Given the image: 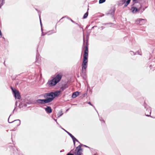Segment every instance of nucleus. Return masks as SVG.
<instances>
[{"mask_svg":"<svg viewBox=\"0 0 155 155\" xmlns=\"http://www.w3.org/2000/svg\"><path fill=\"white\" fill-rule=\"evenodd\" d=\"M88 37H87L86 42L84 38H83V46H84V52L83 54V61L81 64V76L84 80L86 78V69L87 67L88 58Z\"/></svg>","mask_w":155,"mask_h":155,"instance_id":"obj_1","label":"nucleus"},{"mask_svg":"<svg viewBox=\"0 0 155 155\" xmlns=\"http://www.w3.org/2000/svg\"><path fill=\"white\" fill-rule=\"evenodd\" d=\"M60 92L59 91H57L54 92H50L42 94V96L45 99H39L36 100V103L44 104L51 102L56 97H58Z\"/></svg>","mask_w":155,"mask_h":155,"instance_id":"obj_2","label":"nucleus"},{"mask_svg":"<svg viewBox=\"0 0 155 155\" xmlns=\"http://www.w3.org/2000/svg\"><path fill=\"white\" fill-rule=\"evenodd\" d=\"M62 77V75L59 74L55 77L53 78L52 79L49 80L47 83V84L49 87L54 86L61 81Z\"/></svg>","mask_w":155,"mask_h":155,"instance_id":"obj_3","label":"nucleus"},{"mask_svg":"<svg viewBox=\"0 0 155 155\" xmlns=\"http://www.w3.org/2000/svg\"><path fill=\"white\" fill-rule=\"evenodd\" d=\"M83 146L86 147H87L90 149L91 152L95 151V150L93 148H91L89 147L82 144H80L75 149V153L76 154V155H82V149L81 148V147Z\"/></svg>","mask_w":155,"mask_h":155,"instance_id":"obj_4","label":"nucleus"},{"mask_svg":"<svg viewBox=\"0 0 155 155\" xmlns=\"http://www.w3.org/2000/svg\"><path fill=\"white\" fill-rule=\"evenodd\" d=\"M11 88L15 98L20 99L21 98V96L19 91L16 89L12 87H11Z\"/></svg>","mask_w":155,"mask_h":155,"instance_id":"obj_5","label":"nucleus"},{"mask_svg":"<svg viewBox=\"0 0 155 155\" xmlns=\"http://www.w3.org/2000/svg\"><path fill=\"white\" fill-rule=\"evenodd\" d=\"M131 0H121L118 2L117 5L119 6H121L124 4V7H126L130 3Z\"/></svg>","mask_w":155,"mask_h":155,"instance_id":"obj_6","label":"nucleus"},{"mask_svg":"<svg viewBox=\"0 0 155 155\" xmlns=\"http://www.w3.org/2000/svg\"><path fill=\"white\" fill-rule=\"evenodd\" d=\"M115 8H111L109 10L108 13L106 14L107 15H111V17L112 18L114 19V14L115 11Z\"/></svg>","mask_w":155,"mask_h":155,"instance_id":"obj_7","label":"nucleus"},{"mask_svg":"<svg viewBox=\"0 0 155 155\" xmlns=\"http://www.w3.org/2000/svg\"><path fill=\"white\" fill-rule=\"evenodd\" d=\"M38 47L37 48V53L36 54V61L35 63L37 65L39 64H41V58L39 57V55L38 54Z\"/></svg>","mask_w":155,"mask_h":155,"instance_id":"obj_8","label":"nucleus"},{"mask_svg":"<svg viewBox=\"0 0 155 155\" xmlns=\"http://www.w3.org/2000/svg\"><path fill=\"white\" fill-rule=\"evenodd\" d=\"M143 106H144L145 108L146 109V111H148L149 112L150 114L151 112L150 107L148 105L146 104L145 103V102H144V103ZM145 115L147 116L151 117L150 115H149L148 114H145Z\"/></svg>","mask_w":155,"mask_h":155,"instance_id":"obj_9","label":"nucleus"},{"mask_svg":"<svg viewBox=\"0 0 155 155\" xmlns=\"http://www.w3.org/2000/svg\"><path fill=\"white\" fill-rule=\"evenodd\" d=\"M146 21V20L145 19L139 18L136 21V23L140 25H143L145 23Z\"/></svg>","mask_w":155,"mask_h":155,"instance_id":"obj_10","label":"nucleus"},{"mask_svg":"<svg viewBox=\"0 0 155 155\" xmlns=\"http://www.w3.org/2000/svg\"><path fill=\"white\" fill-rule=\"evenodd\" d=\"M8 121L9 123H14V124H15L16 126L17 127L19 126L21 124L20 120L19 119L14 120L10 122L9 121V118H8Z\"/></svg>","mask_w":155,"mask_h":155,"instance_id":"obj_11","label":"nucleus"},{"mask_svg":"<svg viewBox=\"0 0 155 155\" xmlns=\"http://www.w3.org/2000/svg\"><path fill=\"white\" fill-rule=\"evenodd\" d=\"M140 8L141 7H140L139 8H137L136 7H132L131 9V12L133 13H136L137 12H139L140 10Z\"/></svg>","mask_w":155,"mask_h":155,"instance_id":"obj_12","label":"nucleus"},{"mask_svg":"<svg viewBox=\"0 0 155 155\" xmlns=\"http://www.w3.org/2000/svg\"><path fill=\"white\" fill-rule=\"evenodd\" d=\"M1 38H2V41H4V44H5V47L8 46V43H9L8 41V40H7V39H5L2 36V32L1 31Z\"/></svg>","mask_w":155,"mask_h":155,"instance_id":"obj_13","label":"nucleus"},{"mask_svg":"<svg viewBox=\"0 0 155 155\" xmlns=\"http://www.w3.org/2000/svg\"><path fill=\"white\" fill-rule=\"evenodd\" d=\"M45 110L46 112L48 114H50L52 112V109L50 106H47L45 108Z\"/></svg>","mask_w":155,"mask_h":155,"instance_id":"obj_14","label":"nucleus"},{"mask_svg":"<svg viewBox=\"0 0 155 155\" xmlns=\"http://www.w3.org/2000/svg\"><path fill=\"white\" fill-rule=\"evenodd\" d=\"M80 94V92L78 91H76L73 93L72 95V97L73 98H75L78 96Z\"/></svg>","mask_w":155,"mask_h":155,"instance_id":"obj_15","label":"nucleus"},{"mask_svg":"<svg viewBox=\"0 0 155 155\" xmlns=\"http://www.w3.org/2000/svg\"><path fill=\"white\" fill-rule=\"evenodd\" d=\"M70 137L72 138L73 140L74 146H75V141L78 142L79 143H80L78 140L77 139H76L72 135Z\"/></svg>","mask_w":155,"mask_h":155,"instance_id":"obj_16","label":"nucleus"},{"mask_svg":"<svg viewBox=\"0 0 155 155\" xmlns=\"http://www.w3.org/2000/svg\"><path fill=\"white\" fill-rule=\"evenodd\" d=\"M68 87V86L67 84H62L61 87V89L62 91H63L64 89Z\"/></svg>","mask_w":155,"mask_h":155,"instance_id":"obj_17","label":"nucleus"},{"mask_svg":"<svg viewBox=\"0 0 155 155\" xmlns=\"http://www.w3.org/2000/svg\"><path fill=\"white\" fill-rule=\"evenodd\" d=\"M27 106V104L26 103H23L21 102L19 105L18 107L20 108L23 107H26Z\"/></svg>","mask_w":155,"mask_h":155,"instance_id":"obj_18","label":"nucleus"},{"mask_svg":"<svg viewBox=\"0 0 155 155\" xmlns=\"http://www.w3.org/2000/svg\"><path fill=\"white\" fill-rule=\"evenodd\" d=\"M88 9H89L88 8L87 12L85 13L84 14V15L83 17V19H85L87 17L88 15Z\"/></svg>","mask_w":155,"mask_h":155,"instance_id":"obj_19","label":"nucleus"},{"mask_svg":"<svg viewBox=\"0 0 155 155\" xmlns=\"http://www.w3.org/2000/svg\"><path fill=\"white\" fill-rule=\"evenodd\" d=\"M61 127V129H63V130H64L65 132H66L70 136V137H71L72 135V134H71L69 132H68V131H67V130H65L63 128H62Z\"/></svg>","mask_w":155,"mask_h":155,"instance_id":"obj_20","label":"nucleus"},{"mask_svg":"<svg viewBox=\"0 0 155 155\" xmlns=\"http://www.w3.org/2000/svg\"><path fill=\"white\" fill-rule=\"evenodd\" d=\"M63 114V113L62 112V111H60L58 112V117H59L60 116H61Z\"/></svg>","mask_w":155,"mask_h":155,"instance_id":"obj_21","label":"nucleus"},{"mask_svg":"<svg viewBox=\"0 0 155 155\" xmlns=\"http://www.w3.org/2000/svg\"><path fill=\"white\" fill-rule=\"evenodd\" d=\"M87 104H89L91 106H92L94 108V109L96 111V112H97V113L98 114V112H97V110H96V109L95 108V107H94V105L92 104L91 102H89L87 103Z\"/></svg>","mask_w":155,"mask_h":155,"instance_id":"obj_22","label":"nucleus"},{"mask_svg":"<svg viewBox=\"0 0 155 155\" xmlns=\"http://www.w3.org/2000/svg\"><path fill=\"white\" fill-rule=\"evenodd\" d=\"M106 0H99V4H102V3H103L104 2H105Z\"/></svg>","mask_w":155,"mask_h":155,"instance_id":"obj_23","label":"nucleus"},{"mask_svg":"<svg viewBox=\"0 0 155 155\" xmlns=\"http://www.w3.org/2000/svg\"><path fill=\"white\" fill-rule=\"evenodd\" d=\"M5 3V0H2V2L1 3V7Z\"/></svg>","mask_w":155,"mask_h":155,"instance_id":"obj_24","label":"nucleus"},{"mask_svg":"<svg viewBox=\"0 0 155 155\" xmlns=\"http://www.w3.org/2000/svg\"><path fill=\"white\" fill-rule=\"evenodd\" d=\"M130 54L131 55H134L136 54L134 52H133V51H130Z\"/></svg>","mask_w":155,"mask_h":155,"instance_id":"obj_25","label":"nucleus"},{"mask_svg":"<svg viewBox=\"0 0 155 155\" xmlns=\"http://www.w3.org/2000/svg\"><path fill=\"white\" fill-rule=\"evenodd\" d=\"M72 150H71L70 151V152L68 153L66 155H74V154H73V153H71V152H72Z\"/></svg>","mask_w":155,"mask_h":155,"instance_id":"obj_26","label":"nucleus"},{"mask_svg":"<svg viewBox=\"0 0 155 155\" xmlns=\"http://www.w3.org/2000/svg\"><path fill=\"white\" fill-rule=\"evenodd\" d=\"M99 119H100V120L101 121H103L104 123H105V121H104V120L103 119V118L102 117L99 118Z\"/></svg>","mask_w":155,"mask_h":155,"instance_id":"obj_27","label":"nucleus"},{"mask_svg":"<svg viewBox=\"0 0 155 155\" xmlns=\"http://www.w3.org/2000/svg\"><path fill=\"white\" fill-rule=\"evenodd\" d=\"M133 2H134V4H135V3H137L138 1V0H132Z\"/></svg>","mask_w":155,"mask_h":155,"instance_id":"obj_28","label":"nucleus"},{"mask_svg":"<svg viewBox=\"0 0 155 155\" xmlns=\"http://www.w3.org/2000/svg\"><path fill=\"white\" fill-rule=\"evenodd\" d=\"M145 8H143V9L142 10H140L139 12L140 13H141L145 10Z\"/></svg>","mask_w":155,"mask_h":155,"instance_id":"obj_29","label":"nucleus"},{"mask_svg":"<svg viewBox=\"0 0 155 155\" xmlns=\"http://www.w3.org/2000/svg\"><path fill=\"white\" fill-rule=\"evenodd\" d=\"M15 109L14 108V110H13V111L12 112L11 114L9 116V117L8 118H10L11 116V115H12V114H13V113H14V111L15 110Z\"/></svg>","mask_w":155,"mask_h":155,"instance_id":"obj_30","label":"nucleus"},{"mask_svg":"<svg viewBox=\"0 0 155 155\" xmlns=\"http://www.w3.org/2000/svg\"><path fill=\"white\" fill-rule=\"evenodd\" d=\"M17 101H16L15 102V109L17 107Z\"/></svg>","mask_w":155,"mask_h":155,"instance_id":"obj_31","label":"nucleus"},{"mask_svg":"<svg viewBox=\"0 0 155 155\" xmlns=\"http://www.w3.org/2000/svg\"><path fill=\"white\" fill-rule=\"evenodd\" d=\"M46 34V33H44L43 32H42V33H41V35L42 36H44V35H45Z\"/></svg>","mask_w":155,"mask_h":155,"instance_id":"obj_32","label":"nucleus"},{"mask_svg":"<svg viewBox=\"0 0 155 155\" xmlns=\"http://www.w3.org/2000/svg\"><path fill=\"white\" fill-rule=\"evenodd\" d=\"M39 17L40 22L41 23V17H40V14H39Z\"/></svg>","mask_w":155,"mask_h":155,"instance_id":"obj_33","label":"nucleus"},{"mask_svg":"<svg viewBox=\"0 0 155 155\" xmlns=\"http://www.w3.org/2000/svg\"><path fill=\"white\" fill-rule=\"evenodd\" d=\"M71 21L73 22V23H75V22L74 21H73V20H72L71 19Z\"/></svg>","mask_w":155,"mask_h":155,"instance_id":"obj_34","label":"nucleus"},{"mask_svg":"<svg viewBox=\"0 0 155 155\" xmlns=\"http://www.w3.org/2000/svg\"><path fill=\"white\" fill-rule=\"evenodd\" d=\"M136 53H137V54H139V55H141V54H140L139 53V51H137V52H136Z\"/></svg>","mask_w":155,"mask_h":155,"instance_id":"obj_35","label":"nucleus"},{"mask_svg":"<svg viewBox=\"0 0 155 155\" xmlns=\"http://www.w3.org/2000/svg\"><path fill=\"white\" fill-rule=\"evenodd\" d=\"M79 27L81 28H82L83 29L82 27L81 26V25L80 24V25L79 26Z\"/></svg>","mask_w":155,"mask_h":155,"instance_id":"obj_36","label":"nucleus"},{"mask_svg":"<svg viewBox=\"0 0 155 155\" xmlns=\"http://www.w3.org/2000/svg\"><path fill=\"white\" fill-rule=\"evenodd\" d=\"M97 27V26H93V27H92V28H91V29H93L94 28V27Z\"/></svg>","mask_w":155,"mask_h":155,"instance_id":"obj_37","label":"nucleus"},{"mask_svg":"<svg viewBox=\"0 0 155 155\" xmlns=\"http://www.w3.org/2000/svg\"><path fill=\"white\" fill-rule=\"evenodd\" d=\"M64 150H61L60 151V152H64Z\"/></svg>","mask_w":155,"mask_h":155,"instance_id":"obj_38","label":"nucleus"},{"mask_svg":"<svg viewBox=\"0 0 155 155\" xmlns=\"http://www.w3.org/2000/svg\"><path fill=\"white\" fill-rule=\"evenodd\" d=\"M35 10L38 12V13H39V11L37 9H35Z\"/></svg>","mask_w":155,"mask_h":155,"instance_id":"obj_39","label":"nucleus"},{"mask_svg":"<svg viewBox=\"0 0 155 155\" xmlns=\"http://www.w3.org/2000/svg\"><path fill=\"white\" fill-rule=\"evenodd\" d=\"M113 24L112 23H108L107 24Z\"/></svg>","mask_w":155,"mask_h":155,"instance_id":"obj_40","label":"nucleus"},{"mask_svg":"<svg viewBox=\"0 0 155 155\" xmlns=\"http://www.w3.org/2000/svg\"><path fill=\"white\" fill-rule=\"evenodd\" d=\"M40 25H41V27L42 26V24L41 22V23H40Z\"/></svg>","mask_w":155,"mask_h":155,"instance_id":"obj_41","label":"nucleus"},{"mask_svg":"<svg viewBox=\"0 0 155 155\" xmlns=\"http://www.w3.org/2000/svg\"><path fill=\"white\" fill-rule=\"evenodd\" d=\"M54 120L55 121H56V122H57V119H54Z\"/></svg>","mask_w":155,"mask_h":155,"instance_id":"obj_42","label":"nucleus"},{"mask_svg":"<svg viewBox=\"0 0 155 155\" xmlns=\"http://www.w3.org/2000/svg\"><path fill=\"white\" fill-rule=\"evenodd\" d=\"M75 24H76V25H78V26L80 25V24H78V23H75Z\"/></svg>","mask_w":155,"mask_h":155,"instance_id":"obj_43","label":"nucleus"},{"mask_svg":"<svg viewBox=\"0 0 155 155\" xmlns=\"http://www.w3.org/2000/svg\"><path fill=\"white\" fill-rule=\"evenodd\" d=\"M41 31L42 32H43V29H42V27H41Z\"/></svg>","mask_w":155,"mask_h":155,"instance_id":"obj_44","label":"nucleus"},{"mask_svg":"<svg viewBox=\"0 0 155 155\" xmlns=\"http://www.w3.org/2000/svg\"><path fill=\"white\" fill-rule=\"evenodd\" d=\"M67 17V16L63 17L61 18V19H62L63 18H64V17Z\"/></svg>","mask_w":155,"mask_h":155,"instance_id":"obj_45","label":"nucleus"},{"mask_svg":"<svg viewBox=\"0 0 155 155\" xmlns=\"http://www.w3.org/2000/svg\"><path fill=\"white\" fill-rule=\"evenodd\" d=\"M67 17V18H68V19H69V18H69V17Z\"/></svg>","mask_w":155,"mask_h":155,"instance_id":"obj_46","label":"nucleus"},{"mask_svg":"<svg viewBox=\"0 0 155 155\" xmlns=\"http://www.w3.org/2000/svg\"><path fill=\"white\" fill-rule=\"evenodd\" d=\"M56 123L57 124H58V125H59V124H58V122L57 121V122H56Z\"/></svg>","mask_w":155,"mask_h":155,"instance_id":"obj_47","label":"nucleus"},{"mask_svg":"<svg viewBox=\"0 0 155 155\" xmlns=\"http://www.w3.org/2000/svg\"><path fill=\"white\" fill-rule=\"evenodd\" d=\"M97 154V153H96L95 154H94L93 155H96Z\"/></svg>","mask_w":155,"mask_h":155,"instance_id":"obj_48","label":"nucleus"},{"mask_svg":"<svg viewBox=\"0 0 155 155\" xmlns=\"http://www.w3.org/2000/svg\"><path fill=\"white\" fill-rule=\"evenodd\" d=\"M56 26H57V25H55V28H56Z\"/></svg>","mask_w":155,"mask_h":155,"instance_id":"obj_49","label":"nucleus"},{"mask_svg":"<svg viewBox=\"0 0 155 155\" xmlns=\"http://www.w3.org/2000/svg\"><path fill=\"white\" fill-rule=\"evenodd\" d=\"M68 110H69V109H68L67 110V111H68Z\"/></svg>","mask_w":155,"mask_h":155,"instance_id":"obj_50","label":"nucleus"},{"mask_svg":"<svg viewBox=\"0 0 155 155\" xmlns=\"http://www.w3.org/2000/svg\"><path fill=\"white\" fill-rule=\"evenodd\" d=\"M71 18H69V19L71 20Z\"/></svg>","mask_w":155,"mask_h":155,"instance_id":"obj_51","label":"nucleus"},{"mask_svg":"<svg viewBox=\"0 0 155 155\" xmlns=\"http://www.w3.org/2000/svg\"><path fill=\"white\" fill-rule=\"evenodd\" d=\"M9 121H10V122L12 121H11V120H9Z\"/></svg>","mask_w":155,"mask_h":155,"instance_id":"obj_52","label":"nucleus"},{"mask_svg":"<svg viewBox=\"0 0 155 155\" xmlns=\"http://www.w3.org/2000/svg\"><path fill=\"white\" fill-rule=\"evenodd\" d=\"M7 131L8 132V130H7Z\"/></svg>","mask_w":155,"mask_h":155,"instance_id":"obj_53","label":"nucleus"}]
</instances>
